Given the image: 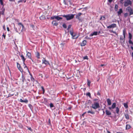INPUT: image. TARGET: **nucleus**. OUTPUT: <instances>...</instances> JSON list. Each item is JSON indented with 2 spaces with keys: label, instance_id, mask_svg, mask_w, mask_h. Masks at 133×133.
<instances>
[{
  "label": "nucleus",
  "instance_id": "obj_7",
  "mask_svg": "<svg viewBox=\"0 0 133 133\" xmlns=\"http://www.w3.org/2000/svg\"><path fill=\"white\" fill-rule=\"evenodd\" d=\"M116 24H112L110 25L107 26V28L108 29L113 28L116 27Z\"/></svg>",
  "mask_w": 133,
  "mask_h": 133
},
{
  "label": "nucleus",
  "instance_id": "obj_25",
  "mask_svg": "<svg viewBox=\"0 0 133 133\" xmlns=\"http://www.w3.org/2000/svg\"><path fill=\"white\" fill-rule=\"evenodd\" d=\"M39 18L41 20H44L45 19V17L44 15H42L39 17Z\"/></svg>",
  "mask_w": 133,
  "mask_h": 133
},
{
  "label": "nucleus",
  "instance_id": "obj_8",
  "mask_svg": "<svg viewBox=\"0 0 133 133\" xmlns=\"http://www.w3.org/2000/svg\"><path fill=\"white\" fill-rule=\"evenodd\" d=\"M17 66L19 70L22 73L23 71V69L22 68L20 64L18 63H17Z\"/></svg>",
  "mask_w": 133,
  "mask_h": 133
},
{
  "label": "nucleus",
  "instance_id": "obj_42",
  "mask_svg": "<svg viewBox=\"0 0 133 133\" xmlns=\"http://www.w3.org/2000/svg\"><path fill=\"white\" fill-rule=\"evenodd\" d=\"M131 39H129V43L130 44H131L132 45H133V42H132V41L131 40Z\"/></svg>",
  "mask_w": 133,
  "mask_h": 133
},
{
  "label": "nucleus",
  "instance_id": "obj_44",
  "mask_svg": "<svg viewBox=\"0 0 133 133\" xmlns=\"http://www.w3.org/2000/svg\"><path fill=\"white\" fill-rule=\"evenodd\" d=\"M62 26L64 28H66L67 27L65 23L63 24Z\"/></svg>",
  "mask_w": 133,
  "mask_h": 133
},
{
  "label": "nucleus",
  "instance_id": "obj_52",
  "mask_svg": "<svg viewBox=\"0 0 133 133\" xmlns=\"http://www.w3.org/2000/svg\"><path fill=\"white\" fill-rule=\"evenodd\" d=\"M108 108L109 110H111V111H112V109H112V108H111V107H109Z\"/></svg>",
  "mask_w": 133,
  "mask_h": 133
},
{
  "label": "nucleus",
  "instance_id": "obj_30",
  "mask_svg": "<svg viewBox=\"0 0 133 133\" xmlns=\"http://www.w3.org/2000/svg\"><path fill=\"white\" fill-rule=\"evenodd\" d=\"M124 107L126 108H128V105L127 104V103H124L123 104Z\"/></svg>",
  "mask_w": 133,
  "mask_h": 133
},
{
  "label": "nucleus",
  "instance_id": "obj_51",
  "mask_svg": "<svg viewBox=\"0 0 133 133\" xmlns=\"http://www.w3.org/2000/svg\"><path fill=\"white\" fill-rule=\"evenodd\" d=\"M14 29L16 31V32H18L16 28L14 27Z\"/></svg>",
  "mask_w": 133,
  "mask_h": 133
},
{
  "label": "nucleus",
  "instance_id": "obj_16",
  "mask_svg": "<svg viewBox=\"0 0 133 133\" xmlns=\"http://www.w3.org/2000/svg\"><path fill=\"white\" fill-rule=\"evenodd\" d=\"M98 32L97 31H94L93 33H92L90 35V36H92L93 35H97Z\"/></svg>",
  "mask_w": 133,
  "mask_h": 133
},
{
  "label": "nucleus",
  "instance_id": "obj_26",
  "mask_svg": "<svg viewBox=\"0 0 133 133\" xmlns=\"http://www.w3.org/2000/svg\"><path fill=\"white\" fill-rule=\"evenodd\" d=\"M116 103H113L111 106V108L113 109H114L116 108Z\"/></svg>",
  "mask_w": 133,
  "mask_h": 133
},
{
  "label": "nucleus",
  "instance_id": "obj_23",
  "mask_svg": "<svg viewBox=\"0 0 133 133\" xmlns=\"http://www.w3.org/2000/svg\"><path fill=\"white\" fill-rule=\"evenodd\" d=\"M1 9L2 10V11L1 12V14L2 15H4L5 9L3 8V6Z\"/></svg>",
  "mask_w": 133,
  "mask_h": 133
},
{
  "label": "nucleus",
  "instance_id": "obj_19",
  "mask_svg": "<svg viewBox=\"0 0 133 133\" xmlns=\"http://www.w3.org/2000/svg\"><path fill=\"white\" fill-rule=\"evenodd\" d=\"M55 18L58 21H59L60 19H62V17H59L58 16H56V17Z\"/></svg>",
  "mask_w": 133,
  "mask_h": 133
},
{
  "label": "nucleus",
  "instance_id": "obj_12",
  "mask_svg": "<svg viewBox=\"0 0 133 133\" xmlns=\"http://www.w3.org/2000/svg\"><path fill=\"white\" fill-rule=\"evenodd\" d=\"M52 24L54 26H57L58 25V23L56 20H54L52 22Z\"/></svg>",
  "mask_w": 133,
  "mask_h": 133
},
{
  "label": "nucleus",
  "instance_id": "obj_15",
  "mask_svg": "<svg viewBox=\"0 0 133 133\" xmlns=\"http://www.w3.org/2000/svg\"><path fill=\"white\" fill-rule=\"evenodd\" d=\"M106 114L107 115L109 116L111 115V112L108 110H106L105 111Z\"/></svg>",
  "mask_w": 133,
  "mask_h": 133
},
{
  "label": "nucleus",
  "instance_id": "obj_10",
  "mask_svg": "<svg viewBox=\"0 0 133 133\" xmlns=\"http://www.w3.org/2000/svg\"><path fill=\"white\" fill-rule=\"evenodd\" d=\"M42 63L43 64H44L45 65L49 64V62L47 61L45 58H43V59L42 60Z\"/></svg>",
  "mask_w": 133,
  "mask_h": 133
},
{
  "label": "nucleus",
  "instance_id": "obj_49",
  "mask_svg": "<svg viewBox=\"0 0 133 133\" xmlns=\"http://www.w3.org/2000/svg\"><path fill=\"white\" fill-rule=\"evenodd\" d=\"M63 3L65 5H67V4L66 3V1L65 0H63Z\"/></svg>",
  "mask_w": 133,
  "mask_h": 133
},
{
  "label": "nucleus",
  "instance_id": "obj_41",
  "mask_svg": "<svg viewBox=\"0 0 133 133\" xmlns=\"http://www.w3.org/2000/svg\"><path fill=\"white\" fill-rule=\"evenodd\" d=\"M41 88L42 89V91H43V94H44L45 92V90L44 89V88L43 86H41Z\"/></svg>",
  "mask_w": 133,
  "mask_h": 133
},
{
  "label": "nucleus",
  "instance_id": "obj_36",
  "mask_svg": "<svg viewBox=\"0 0 133 133\" xmlns=\"http://www.w3.org/2000/svg\"><path fill=\"white\" fill-rule=\"evenodd\" d=\"M87 113L89 114V113H90V114H94V112H93V111H88L87 112Z\"/></svg>",
  "mask_w": 133,
  "mask_h": 133
},
{
  "label": "nucleus",
  "instance_id": "obj_39",
  "mask_svg": "<svg viewBox=\"0 0 133 133\" xmlns=\"http://www.w3.org/2000/svg\"><path fill=\"white\" fill-rule=\"evenodd\" d=\"M128 16V14L127 13H126L124 14V16L125 17H127Z\"/></svg>",
  "mask_w": 133,
  "mask_h": 133
},
{
  "label": "nucleus",
  "instance_id": "obj_21",
  "mask_svg": "<svg viewBox=\"0 0 133 133\" xmlns=\"http://www.w3.org/2000/svg\"><path fill=\"white\" fill-rule=\"evenodd\" d=\"M107 101L108 103V105H109L111 104V101L109 99V98L108 99H107Z\"/></svg>",
  "mask_w": 133,
  "mask_h": 133
},
{
  "label": "nucleus",
  "instance_id": "obj_18",
  "mask_svg": "<svg viewBox=\"0 0 133 133\" xmlns=\"http://www.w3.org/2000/svg\"><path fill=\"white\" fill-rule=\"evenodd\" d=\"M123 12V11L122 9H119V11L117 12L118 15L119 16Z\"/></svg>",
  "mask_w": 133,
  "mask_h": 133
},
{
  "label": "nucleus",
  "instance_id": "obj_34",
  "mask_svg": "<svg viewBox=\"0 0 133 133\" xmlns=\"http://www.w3.org/2000/svg\"><path fill=\"white\" fill-rule=\"evenodd\" d=\"M28 106H29V107L30 108V109L31 110H32V109H33L32 105L31 104H29L28 105Z\"/></svg>",
  "mask_w": 133,
  "mask_h": 133
},
{
  "label": "nucleus",
  "instance_id": "obj_11",
  "mask_svg": "<svg viewBox=\"0 0 133 133\" xmlns=\"http://www.w3.org/2000/svg\"><path fill=\"white\" fill-rule=\"evenodd\" d=\"M87 43V41L85 40H83L81 43V45L82 46H85Z\"/></svg>",
  "mask_w": 133,
  "mask_h": 133
},
{
  "label": "nucleus",
  "instance_id": "obj_27",
  "mask_svg": "<svg viewBox=\"0 0 133 133\" xmlns=\"http://www.w3.org/2000/svg\"><path fill=\"white\" fill-rule=\"evenodd\" d=\"M28 72H29L30 75L31 76L30 78L31 81L33 82H34V78L33 77L32 75L31 74H30V72H29V71Z\"/></svg>",
  "mask_w": 133,
  "mask_h": 133
},
{
  "label": "nucleus",
  "instance_id": "obj_29",
  "mask_svg": "<svg viewBox=\"0 0 133 133\" xmlns=\"http://www.w3.org/2000/svg\"><path fill=\"white\" fill-rule=\"evenodd\" d=\"M124 115L125 116V117L127 119H129V115L128 114H125Z\"/></svg>",
  "mask_w": 133,
  "mask_h": 133
},
{
  "label": "nucleus",
  "instance_id": "obj_28",
  "mask_svg": "<svg viewBox=\"0 0 133 133\" xmlns=\"http://www.w3.org/2000/svg\"><path fill=\"white\" fill-rule=\"evenodd\" d=\"M116 111L117 114H118L119 112V109L118 107L116 108Z\"/></svg>",
  "mask_w": 133,
  "mask_h": 133
},
{
  "label": "nucleus",
  "instance_id": "obj_33",
  "mask_svg": "<svg viewBox=\"0 0 133 133\" xmlns=\"http://www.w3.org/2000/svg\"><path fill=\"white\" fill-rule=\"evenodd\" d=\"M88 83H87V85L89 87L90 86V84L91 83L90 81L89 80V79H87Z\"/></svg>",
  "mask_w": 133,
  "mask_h": 133
},
{
  "label": "nucleus",
  "instance_id": "obj_4",
  "mask_svg": "<svg viewBox=\"0 0 133 133\" xmlns=\"http://www.w3.org/2000/svg\"><path fill=\"white\" fill-rule=\"evenodd\" d=\"M132 2L130 0H126L125 1L124 5L125 7L128 6L129 5H131Z\"/></svg>",
  "mask_w": 133,
  "mask_h": 133
},
{
  "label": "nucleus",
  "instance_id": "obj_58",
  "mask_svg": "<svg viewBox=\"0 0 133 133\" xmlns=\"http://www.w3.org/2000/svg\"><path fill=\"white\" fill-rule=\"evenodd\" d=\"M2 36L4 37V39H5V35L4 34H3L2 35Z\"/></svg>",
  "mask_w": 133,
  "mask_h": 133
},
{
  "label": "nucleus",
  "instance_id": "obj_1",
  "mask_svg": "<svg viewBox=\"0 0 133 133\" xmlns=\"http://www.w3.org/2000/svg\"><path fill=\"white\" fill-rule=\"evenodd\" d=\"M75 14H70L66 15H64L63 16L64 17H65L67 20H69L73 19L75 15Z\"/></svg>",
  "mask_w": 133,
  "mask_h": 133
},
{
  "label": "nucleus",
  "instance_id": "obj_31",
  "mask_svg": "<svg viewBox=\"0 0 133 133\" xmlns=\"http://www.w3.org/2000/svg\"><path fill=\"white\" fill-rule=\"evenodd\" d=\"M26 0H20L18 1V3H19L20 2H24V3H25L26 2Z\"/></svg>",
  "mask_w": 133,
  "mask_h": 133
},
{
  "label": "nucleus",
  "instance_id": "obj_57",
  "mask_svg": "<svg viewBox=\"0 0 133 133\" xmlns=\"http://www.w3.org/2000/svg\"><path fill=\"white\" fill-rule=\"evenodd\" d=\"M64 44H65L64 43H62L61 44H60L61 45H62L63 46L64 45Z\"/></svg>",
  "mask_w": 133,
  "mask_h": 133
},
{
  "label": "nucleus",
  "instance_id": "obj_5",
  "mask_svg": "<svg viewBox=\"0 0 133 133\" xmlns=\"http://www.w3.org/2000/svg\"><path fill=\"white\" fill-rule=\"evenodd\" d=\"M70 34L72 36L73 39H76L78 37V36L76 35V33H74L73 31L71 30L70 32Z\"/></svg>",
  "mask_w": 133,
  "mask_h": 133
},
{
  "label": "nucleus",
  "instance_id": "obj_2",
  "mask_svg": "<svg viewBox=\"0 0 133 133\" xmlns=\"http://www.w3.org/2000/svg\"><path fill=\"white\" fill-rule=\"evenodd\" d=\"M92 108L94 109L99 108L100 106L98 102H94V103L91 105Z\"/></svg>",
  "mask_w": 133,
  "mask_h": 133
},
{
  "label": "nucleus",
  "instance_id": "obj_48",
  "mask_svg": "<svg viewBox=\"0 0 133 133\" xmlns=\"http://www.w3.org/2000/svg\"><path fill=\"white\" fill-rule=\"evenodd\" d=\"M84 59H88V57L87 56H85L83 57Z\"/></svg>",
  "mask_w": 133,
  "mask_h": 133
},
{
  "label": "nucleus",
  "instance_id": "obj_37",
  "mask_svg": "<svg viewBox=\"0 0 133 133\" xmlns=\"http://www.w3.org/2000/svg\"><path fill=\"white\" fill-rule=\"evenodd\" d=\"M0 2L1 4L4 6V5L3 3V0H0Z\"/></svg>",
  "mask_w": 133,
  "mask_h": 133
},
{
  "label": "nucleus",
  "instance_id": "obj_40",
  "mask_svg": "<svg viewBox=\"0 0 133 133\" xmlns=\"http://www.w3.org/2000/svg\"><path fill=\"white\" fill-rule=\"evenodd\" d=\"M86 95L87 96H89L90 98L91 97L90 93L89 92H88L86 94Z\"/></svg>",
  "mask_w": 133,
  "mask_h": 133
},
{
  "label": "nucleus",
  "instance_id": "obj_3",
  "mask_svg": "<svg viewBox=\"0 0 133 133\" xmlns=\"http://www.w3.org/2000/svg\"><path fill=\"white\" fill-rule=\"evenodd\" d=\"M20 57H21V59L23 61L24 65L25 66L24 67V69H25L26 70H27L28 71H29V70L25 63V62L26 58H25L23 54H22L20 56Z\"/></svg>",
  "mask_w": 133,
  "mask_h": 133
},
{
  "label": "nucleus",
  "instance_id": "obj_24",
  "mask_svg": "<svg viewBox=\"0 0 133 133\" xmlns=\"http://www.w3.org/2000/svg\"><path fill=\"white\" fill-rule=\"evenodd\" d=\"M109 31L110 32H112V33H113L114 34H116V35H117V36H118V33H117L115 31H113V30H109Z\"/></svg>",
  "mask_w": 133,
  "mask_h": 133
},
{
  "label": "nucleus",
  "instance_id": "obj_55",
  "mask_svg": "<svg viewBox=\"0 0 133 133\" xmlns=\"http://www.w3.org/2000/svg\"><path fill=\"white\" fill-rule=\"evenodd\" d=\"M105 18L104 16L102 17V20H105Z\"/></svg>",
  "mask_w": 133,
  "mask_h": 133
},
{
  "label": "nucleus",
  "instance_id": "obj_14",
  "mask_svg": "<svg viewBox=\"0 0 133 133\" xmlns=\"http://www.w3.org/2000/svg\"><path fill=\"white\" fill-rule=\"evenodd\" d=\"M121 41L120 42L122 44H124L125 43V39L123 37H121L120 38Z\"/></svg>",
  "mask_w": 133,
  "mask_h": 133
},
{
  "label": "nucleus",
  "instance_id": "obj_43",
  "mask_svg": "<svg viewBox=\"0 0 133 133\" xmlns=\"http://www.w3.org/2000/svg\"><path fill=\"white\" fill-rule=\"evenodd\" d=\"M23 102L26 103H27L28 102V101L27 99H25L24 101L23 100Z\"/></svg>",
  "mask_w": 133,
  "mask_h": 133
},
{
  "label": "nucleus",
  "instance_id": "obj_63",
  "mask_svg": "<svg viewBox=\"0 0 133 133\" xmlns=\"http://www.w3.org/2000/svg\"><path fill=\"white\" fill-rule=\"evenodd\" d=\"M101 66H102V67H103V66H105V65L104 64H101Z\"/></svg>",
  "mask_w": 133,
  "mask_h": 133
},
{
  "label": "nucleus",
  "instance_id": "obj_22",
  "mask_svg": "<svg viewBox=\"0 0 133 133\" xmlns=\"http://www.w3.org/2000/svg\"><path fill=\"white\" fill-rule=\"evenodd\" d=\"M22 82L23 83L26 81V79L25 77L24 76L23 74L22 76Z\"/></svg>",
  "mask_w": 133,
  "mask_h": 133
},
{
  "label": "nucleus",
  "instance_id": "obj_46",
  "mask_svg": "<svg viewBox=\"0 0 133 133\" xmlns=\"http://www.w3.org/2000/svg\"><path fill=\"white\" fill-rule=\"evenodd\" d=\"M125 33H126V30L125 29H124L123 31V34H125Z\"/></svg>",
  "mask_w": 133,
  "mask_h": 133
},
{
  "label": "nucleus",
  "instance_id": "obj_61",
  "mask_svg": "<svg viewBox=\"0 0 133 133\" xmlns=\"http://www.w3.org/2000/svg\"><path fill=\"white\" fill-rule=\"evenodd\" d=\"M112 0H108V2L110 3H111L112 2Z\"/></svg>",
  "mask_w": 133,
  "mask_h": 133
},
{
  "label": "nucleus",
  "instance_id": "obj_45",
  "mask_svg": "<svg viewBox=\"0 0 133 133\" xmlns=\"http://www.w3.org/2000/svg\"><path fill=\"white\" fill-rule=\"evenodd\" d=\"M56 17V16H53L52 17H51V19H55V17Z\"/></svg>",
  "mask_w": 133,
  "mask_h": 133
},
{
  "label": "nucleus",
  "instance_id": "obj_59",
  "mask_svg": "<svg viewBox=\"0 0 133 133\" xmlns=\"http://www.w3.org/2000/svg\"><path fill=\"white\" fill-rule=\"evenodd\" d=\"M18 24L19 25H22L23 24L21 23H18Z\"/></svg>",
  "mask_w": 133,
  "mask_h": 133
},
{
  "label": "nucleus",
  "instance_id": "obj_62",
  "mask_svg": "<svg viewBox=\"0 0 133 133\" xmlns=\"http://www.w3.org/2000/svg\"><path fill=\"white\" fill-rule=\"evenodd\" d=\"M124 0H120V2L121 3H122V2Z\"/></svg>",
  "mask_w": 133,
  "mask_h": 133
},
{
  "label": "nucleus",
  "instance_id": "obj_20",
  "mask_svg": "<svg viewBox=\"0 0 133 133\" xmlns=\"http://www.w3.org/2000/svg\"><path fill=\"white\" fill-rule=\"evenodd\" d=\"M36 57L38 59L40 58V55L39 53L38 52H37L36 53Z\"/></svg>",
  "mask_w": 133,
  "mask_h": 133
},
{
  "label": "nucleus",
  "instance_id": "obj_35",
  "mask_svg": "<svg viewBox=\"0 0 133 133\" xmlns=\"http://www.w3.org/2000/svg\"><path fill=\"white\" fill-rule=\"evenodd\" d=\"M129 39H131L132 38V36L131 33H129Z\"/></svg>",
  "mask_w": 133,
  "mask_h": 133
},
{
  "label": "nucleus",
  "instance_id": "obj_32",
  "mask_svg": "<svg viewBox=\"0 0 133 133\" xmlns=\"http://www.w3.org/2000/svg\"><path fill=\"white\" fill-rule=\"evenodd\" d=\"M118 6L116 4H115V10L116 11H117V10L118 9Z\"/></svg>",
  "mask_w": 133,
  "mask_h": 133
},
{
  "label": "nucleus",
  "instance_id": "obj_17",
  "mask_svg": "<svg viewBox=\"0 0 133 133\" xmlns=\"http://www.w3.org/2000/svg\"><path fill=\"white\" fill-rule=\"evenodd\" d=\"M131 128V127L130 125L128 124H127L126 125V128H125L126 130H127L129 129H130V128Z\"/></svg>",
  "mask_w": 133,
  "mask_h": 133
},
{
  "label": "nucleus",
  "instance_id": "obj_54",
  "mask_svg": "<svg viewBox=\"0 0 133 133\" xmlns=\"http://www.w3.org/2000/svg\"><path fill=\"white\" fill-rule=\"evenodd\" d=\"M20 102H23V100L22 99H20Z\"/></svg>",
  "mask_w": 133,
  "mask_h": 133
},
{
  "label": "nucleus",
  "instance_id": "obj_38",
  "mask_svg": "<svg viewBox=\"0 0 133 133\" xmlns=\"http://www.w3.org/2000/svg\"><path fill=\"white\" fill-rule=\"evenodd\" d=\"M50 108H52L54 107V105H53V104L52 103H51L50 104Z\"/></svg>",
  "mask_w": 133,
  "mask_h": 133
},
{
  "label": "nucleus",
  "instance_id": "obj_47",
  "mask_svg": "<svg viewBox=\"0 0 133 133\" xmlns=\"http://www.w3.org/2000/svg\"><path fill=\"white\" fill-rule=\"evenodd\" d=\"M71 25H69L68 26V28L67 29L68 30H69V29H70V28L71 27Z\"/></svg>",
  "mask_w": 133,
  "mask_h": 133
},
{
  "label": "nucleus",
  "instance_id": "obj_56",
  "mask_svg": "<svg viewBox=\"0 0 133 133\" xmlns=\"http://www.w3.org/2000/svg\"><path fill=\"white\" fill-rule=\"evenodd\" d=\"M30 26L32 28H34V25H30Z\"/></svg>",
  "mask_w": 133,
  "mask_h": 133
},
{
  "label": "nucleus",
  "instance_id": "obj_60",
  "mask_svg": "<svg viewBox=\"0 0 133 133\" xmlns=\"http://www.w3.org/2000/svg\"><path fill=\"white\" fill-rule=\"evenodd\" d=\"M7 29L8 31H9V27H8L7 28Z\"/></svg>",
  "mask_w": 133,
  "mask_h": 133
},
{
  "label": "nucleus",
  "instance_id": "obj_9",
  "mask_svg": "<svg viewBox=\"0 0 133 133\" xmlns=\"http://www.w3.org/2000/svg\"><path fill=\"white\" fill-rule=\"evenodd\" d=\"M82 14V13L81 12H79L76 15V18L78 19L79 21H80L81 19L80 18V16Z\"/></svg>",
  "mask_w": 133,
  "mask_h": 133
},
{
  "label": "nucleus",
  "instance_id": "obj_50",
  "mask_svg": "<svg viewBox=\"0 0 133 133\" xmlns=\"http://www.w3.org/2000/svg\"><path fill=\"white\" fill-rule=\"evenodd\" d=\"M14 95V94H9L8 97H11L13 96Z\"/></svg>",
  "mask_w": 133,
  "mask_h": 133
},
{
  "label": "nucleus",
  "instance_id": "obj_53",
  "mask_svg": "<svg viewBox=\"0 0 133 133\" xmlns=\"http://www.w3.org/2000/svg\"><path fill=\"white\" fill-rule=\"evenodd\" d=\"M97 94V95L99 96L100 95V92H99V91H98Z\"/></svg>",
  "mask_w": 133,
  "mask_h": 133
},
{
  "label": "nucleus",
  "instance_id": "obj_6",
  "mask_svg": "<svg viewBox=\"0 0 133 133\" xmlns=\"http://www.w3.org/2000/svg\"><path fill=\"white\" fill-rule=\"evenodd\" d=\"M127 11L129 12V15H130L133 14V10L130 7H128L126 9Z\"/></svg>",
  "mask_w": 133,
  "mask_h": 133
},
{
  "label": "nucleus",
  "instance_id": "obj_64",
  "mask_svg": "<svg viewBox=\"0 0 133 133\" xmlns=\"http://www.w3.org/2000/svg\"><path fill=\"white\" fill-rule=\"evenodd\" d=\"M131 56L132 57H133V52H132L131 53Z\"/></svg>",
  "mask_w": 133,
  "mask_h": 133
},
{
  "label": "nucleus",
  "instance_id": "obj_13",
  "mask_svg": "<svg viewBox=\"0 0 133 133\" xmlns=\"http://www.w3.org/2000/svg\"><path fill=\"white\" fill-rule=\"evenodd\" d=\"M26 57L28 58L31 59V55L30 53L28 52L26 55Z\"/></svg>",
  "mask_w": 133,
  "mask_h": 133
}]
</instances>
